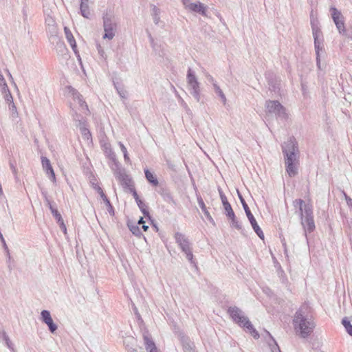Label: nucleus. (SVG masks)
I'll list each match as a JSON object with an SVG mask.
<instances>
[{
	"instance_id": "obj_3",
	"label": "nucleus",
	"mask_w": 352,
	"mask_h": 352,
	"mask_svg": "<svg viewBox=\"0 0 352 352\" xmlns=\"http://www.w3.org/2000/svg\"><path fill=\"white\" fill-rule=\"evenodd\" d=\"M232 320L238 324L244 330L251 334L254 339H258L260 336L258 332L254 328L249 319L242 314L241 311L236 307H230L228 311Z\"/></svg>"
},
{
	"instance_id": "obj_4",
	"label": "nucleus",
	"mask_w": 352,
	"mask_h": 352,
	"mask_svg": "<svg viewBox=\"0 0 352 352\" xmlns=\"http://www.w3.org/2000/svg\"><path fill=\"white\" fill-rule=\"evenodd\" d=\"M296 151H298V149L294 140H290L287 142L285 143L283 152L286 155V170L290 177H293L297 173L296 167L294 164L296 160Z\"/></svg>"
},
{
	"instance_id": "obj_23",
	"label": "nucleus",
	"mask_w": 352,
	"mask_h": 352,
	"mask_svg": "<svg viewBox=\"0 0 352 352\" xmlns=\"http://www.w3.org/2000/svg\"><path fill=\"white\" fill-rule=\"evenodd\" d=\"M134 197L135 198V200H136V201L138 203V206L140 207V208L141 209L142 212L144 214H148V212L146 210V209L145 208L144 204H143V202L141 200L139 199L138 195H137V193L135 192H134Z\"/></svg>"
},
{
	"instance_id": "obj_10",
	"label": "nucleus",
	"mask_w": 352,
	"mask_h": 352,
	"mask_svg": "<svg viewBox=\"0 0 352 352\" xmlns=\"http://www.w3.org/2000/svg\"><path fill=\"white\" fill-rule=\"evenodd\" d=\"M175 239L176 240V242L182 248V251L187 250L188 248H190L188 241L183 234L179 232L175 233Z\"/></svg>"
},
{
	"instance_id": "obj_15",
	"label": "nucleus",
	"mask_w": 352,
	"mask_h": 352,
	"mask_svg": "<svg viewBox=\"0 0 352 352\" xmlns=\"http://www.w3.org/2000/svg\"><path fill=\"white\" fill-rule=\"evenodd\" d=\"M187 79L188 84L192 87V88L197 90L199 87V84L195 76L191 73L190 69L188 70Z\"/></svg>"
},
{
	"instance_id": "obj_29",
	"label": "nucleus",
	"mask_w": 352,
	"mask_h": 352,
	"mask_svg": "<svg viewBox=\"0 0 352 352\" xmlns=\"http://www.w3.org/2000/svg\"><path fill=\"white\" fill-rule=\"evenodd\" d=\"M144 223H145V221L143 220V218L141 217L138 221V224L142 226Z\"/></svg>"
},
{
	"instance_id": "obj_26",
	"label": "nucleus",
	"mask_w": 352,
	"mask_h": 352,
	"mask_svg": "<svg viewBox=\"0 0 352 352\" xmlns=\"http://www.w3.org/2000/svg\"><path fill=\"white\" fill-rule=\"evenodd\" d=\"M119 145H120V149L123 153L127 152L126 148L122 143L119 142Z\"/></svg>"
},
{
	"instance_id": "obj_30",
	"label": "nucleus",
	"mask_w": 352,
	"mask_h": 352,
	"mask_svg": "<svg viewBox=\"0 0 352 352\" xmlns=\"http://www.w3.org/2000/svg\"><path fill=\"white\" fill-rule=\"evenodd\" d=\"M219 94H220L221 97L222 98V99L223 100V101H225L226 100V97H225V96L223 95V94L222 93L221 91H219Z\"/></svg>"
},
{
	"instance_id": "obj_18",
	"label": "nucleus",
	"mask_w": 352,
	"mask_h": 352,
	"mask_svg": "<svg viewBox=\"0 0 352 352\" xmlns=\"http://www.w3.org/2000/svg\"><path fill=\"white\" fill-rule=\"evenodd\" d=\"M146 349L149 352H159L155 343L148 338H145Z\"/></svg>"
},
{
	"instance_id": "obj_20",
	"label": "nucleus",
	"mask_w": 352,
	"mask_h": 352,
	"mask_svg": "<svg viewBox=\"0 0 352 352\" xmlns=\"http://www.w3.org/2000/svg\"><path fill=\"white\" fill-rule=\"evenodd\" d=\"M267 107L270 111H279L282 108L281 104L277 101H269Z\"/></svg>"
},
{
	"instance_id": "obj_16",
	"label": "nucleus",
	"mask_w": 352,
	"mask_h": 352,
	"mask_svg": "<svg viewBox=\"0 0 352 352\" xmlns=\"http://www.w3.org/2000/svg\"><path fill=\"white\" fill-rule=\"evenodd\" d=\"M145 177L146 179L154 186H157L159 184L158 180L156 177L150 172L148 170H145Z\"/></svg>"
},
{
	"instance_id": "obj_1",
	"label": "nucleus",
	"mask_w": 352,
	"mask_h": 352,
	"mask_svg": "<svg viewBox=\"0 0 352 352\" xmlns=\"http://www.w3.org/2000/svg\"><path fill=\"white\" fill-rule=\"evenodd\" d=\"M311 308L304 305L296 312L294 319V329L298 336L307 338L311 335L315 328V323L311 316Z\"/></svg>"
},
{
	"instance_id": "obj_19",
	"label": "nucleus",
	"mask_w": 352,
	"mask_h": 352,
	"mask_svg": "<svg viewBox=\"0 0 352 352\" xmlns=\"http://www.w3.org/2000/svg\"><path fill=\"white\" fill-rule=\"evenodd\" d=\"M88 0H82L80 4V10L83 16L88 18L90 12L87 5Z\"/></svg>"
},
{
	"instance_id": "obj_11",
	"label": "nucleus",
	"mask_w": 352,
	"mask_h": 352,
	"mask_svg": "<svg viewBox=\"0 0 352 352\" xmlns=\"http://www.w3.org/2000/svg\"><path fill=\"white\" fill-rule=\"evenodd\" d=\"M41 163L43 168L48 174H50L53 181L56 180L55 173L51 165L50 161L45 157H41Z\"/></svg>"
},
{
	"instance_id": "obj_24",
	"label": "nucleus",
	"mask_w": 352,
	"mask_h": 352,
	"mask_svg": "<svg viewBox=\"0 0 352 352\" xmlns=\"http://www.w3.org/2000/svg\"><path fill=\"white\" fill-rule=\"evenodd\" d=\"M183 252L186 254L187 259L188 261H190V262H192V261H193V254L192 253L190 248H188L187 250H184Z\"/></svg>"
},
{
	"instance_id": "obj_27",
	"label": "nucleus",
	"mask_w": 352,
	"mask_h": 352,
	"mask_svg": "<svg viewBox=\"0 0 352 352\" xmlns=\"http://www.w3.org/2000/svg\"><path fill=\"white\" fill-rule=\"evenodd\" d=\"M124 160L127 162H129L130 159H129V155H128V152L126 153H124Z\"/></svg>"
},
{
	"instance_id": "obj_5",
	"label": "nucleus",
	"mask_w": 352,
	"mask_h": 352,
	"mask_svg": "<svg viewBox=\"0 0 352 352\" xmlns=\"http://www.w3.org/2000/svg\"><path fill=\"white\" fill-rule=\"evenodd\" d=\"M243 206H244V209H245V213H246V215L254 229V230L255 231V232L257 234V235L261 239H264V234L263 232V231L261 230V229L260 228V227L258 226V225L256 223V221L255 219V218L254 217L253 214H252V212H250L249 208L248 207L247 204H243Z\"/></svg>"
},
{
	"instance_id": "obj_32",
	"label": "nucleus",
	"mask_w": 352,
	"mask_h": 352,
	"mask_svg": "<svg viewBox=\"0 0 352 352\" xmlns=\"http://www.w3.org/2000/svg\"><path fill=\"white\" fill-rule=\"evenodd\" d=\"M183 1H184V4H186H186H187V3L186 2V0H183Z\"/></svg>"
},
{
	"instance_id": "obj_25",
	"label": "nucleus",
	"mask_w": 352,
	"mask_h": 352,
	"mask_svg": "<svg viewBox=\"0 0 352 352\" xmlns=\"http://www.w3.org/2000/svg\"><path fill=\"white\" fill-rule=\"evenodd\" d=\"M130 230L135 235H139L140 234V231L138 226H131Z\"/></svg>"
},
{
	"instance_id": "obj_2",
	"label": "nucleus",
	"mask_w": 352,
	"mask_h": 352,
	"mask_svg": "<svg viewBox=\"0 0 352 352\" xmlns=\"http://www.w3.org/2000/svg\"><path fill=\"white\" fill-rule=\"evenodd\" d=\"M294 205L299 208L302 224L305 230L309 232H313L315 229V223L312 215V205L311 202L305 203L302 199H298L294 201Z\"/></svg>"
},
{
	"instance_id": "obj_9",
	"label": "nucleus",
	"mask_w": 352,
	"mask_h": 352,
	"mask_svg": "<svg viewBox=\"0 0 352 352\" xmlns=\"http://www.w3.org/2000/svg\"><path fill=\"white\" fill-rule=\"evenodd\" d=\"M41 317L43 321L47 324L50 328V330L52 332H54L56 330V326L54 324L52 318L51 317L50 313L47 310H43L41 312Z\"/></svg>"
},
{
	"instance_id": "obj_7",
	"label": "nucleus",
	"mask_w": 352,
	"mask_h": 352,
	"mask_svg": "<svg viewBox=\"0 0 352 352\" xmlns=\"http://www.w3.org/2000/svg\"><path fill=\"white\" fill-rule=\"evenodd\" d=\"M73 109H76L77 106L79 107V110L81 113L87 114L89 113V109L86 102L82 100L81 96H77L74 97V102L72 103Z\"/></svg>"
},
{
	"instance_id": "obj_17",
	"label": "nucleus",
	"mask_w": 352,
	"mask_h": 352,
	"mask_svg": "<svg viewBox=\"0 0 352 352\" xmlns=\"http://www.w3.org/2000/svg\"><path fill=\"white\" fill-rule=\"evenodd\" d=\"M65 32L66 34V38H67L69 45H71V47H72L74 51H76V43L74 37L73 36L72 34L70 32V31L67 28H65Z\"/></svg>"
},
{
	"instance_id": "obj_14",
	"label": "nucleus",
	"mask_w": 352,
	"mask_h": 352,
	"mask_svg": "<svg viewBox=\"0 0 352 352\" xmlns=\"http://www.w3.org/2000/svg\"><path fill=\"white\" fill-rule=\"evenodd\" d=\"M94 188L98 192V193L100 195L101 198L106 203V204L109 206V212H112V214H113V207H112L109 200L108 199L107 197L103 192V190L102 189V188L98 185H96L94 186Z\"/></svg>"
},
{
	"instance_id": "obj_13",
	"label": "nucleus",
	"mask_w": 352,
	"mask_h": 352,
	"mask_svg": "<svg viewBox=\"0 0 352 352\" xmlns=\"http://www.w3.org/2000/svg\"><path fill=\"white\" fill-rule=\"evenodd\" d=\"M50 210H51L52 214L56 219L57 222L59 223L61 229L63 230L65 232H66V230H67L66 226L64 223V221L61 217V214L58 212V211L56 209L54 208L52 206H50Z\"/></svg>"
},
{
	"instance_id": "obj_6",
	"label": "nucleus",
	"mask_w": 352,
	"mask_h": 352,
	"mask_svg": "<svg viewBox=\"0 0 352 352\" xmlns=\"http://www.w3.org/2000/svg\"><path fill=\"white\" fill-rule=\"evenodd\" d=\"M332 18L340 32H344L345 28L341 13L335 8L331 9Z\"/></svg>"
},
{
	"instance_id": "obj_31",
	"label": "nucleus",
	"mask_w": 352,
	"mask_h": 352,
	"mask_svg": "<svg viewBox=\"0 0 352 352\" xmlns=\"http://www.w3.org/2000/svg\"><path fill=\"white\" fill-rule=\"evenodd\" d=\"M314 40H315V45H316V47H318V46H317V42H316L317 38H316V35H315Z\"/></svg>"
},
{
	"instance_id": "obj_28",
	"label": "nucleus",
	"mask_w": 352,
	"mask_h": 352,
	"mask_svg": "<svg viewBox=\"0 0 352 352\" xmlns=\"http://www.w3.org/2000/svg\"><path fill=\"white\" fill-rule=\"evenodd\" d=\"M142 230L144 231V232H146L148 229V226H146L145 223H144L142 226Z\"/></svg>"
},
{
	"instance_id": "obj_21",
	"label": "nucleus",
	"mask_w": 352,
	"mask_h": 352,
	"mask_svg": "<svg viewBox=\"0 0 352 352\" xmlns=\"http://www.w3.org/2000/svg\"><path fill=\"white\" fill-rule=\"evenodd\" d=\"M104 31H105L104 38H107L109 39L113 38V37L114 36V34L113 32V28H110V27L109 28L106 23V21H104Z\"/></svg>"
},
{
	"instance_id": "obj_22",
	"label": "nucleus",
	"mask_w": 352,
	"mask_h": 352,
	"mask_svg": "<svg viewBox=\"0 0 352 352\" xmlns=\"http://www.w3.org/2000/svg\"><path fill=\"white\" fill-rule=\"evenodd\" d=\"M342 323L344 325V328L346 329L347 333L350 336H352V325L351 324V322L349 320V319L347 318H343Z\"/></svg>"
},
{
	"instance_id": "obj_12",
	"label": "nucleus",
	"mask_w": 352,
	"mask_h": 352,
	"mask_svg": "<svg viewBox=\"0 0 352 352\" xmlns=\"http://www.w3.org/2000/svg\"><path fill=\"white\" fill-rule=\"evenodd\" d=\"M186 6L191 11L199 12L203 15L206 14V8L201 3H187Z\"/></svg>"
},
{
	"instance_id": "obj_8",
	"label": "nucleus",
	"mask_w": 352,
	"mask_h": 352,
	"mask_svg": "<svg viewBox=\"0 0 352 352\" xmlns=\"http://www.w3.org/2000/svg\"><path fill=\"white\" fill-rule=\"evenodd\" d=\"M221 199L227 217L229 219H230L232 221H234L235 219V214L232 208L231 205L230 204L226 197L224 195H221Z\"/></svg>"
}]
</instances>
